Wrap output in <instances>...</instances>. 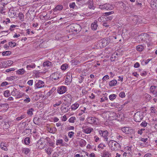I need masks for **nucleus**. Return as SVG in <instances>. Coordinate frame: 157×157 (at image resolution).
Wrapping results in <instances>:
<instances>
[{"label": "nucleus", "instance_id": "obj_54", "mask_svg": "<svg viewBox=\"0 0 157 157\" xmlns=\"http://www.w3.org/2000/svg\"><path fill=\"white\" fill-rule=\"evenodd\" d=\"M69 6L70 8L73 9L75 6V2L70 3Z\"/></svg>", "mask_w": 157, "mask_h": 157}, {"label": "nucleus", "instance_id": "obj_61", "mask_svg": "<svg viewBox=\"0 0 157 157\" xmlns=\"http://www.w3.org/2000/svg\"><path fill=\"white\" fill-rule=\"evenodd\" d=\"M147 123L145 121L143 122L141 125L142 126L144 127H145L147 126Z\"/></svg>", "mask_w": 157, "mask_h": 157}, {"label": "nucleus", "instance_id": "obj_15", "mask_svg": "<svg viewBox=\"0 0 157 157\" xmlns=\"http://www.w3.org/2000/svg\"><path fill=\"white\" fill-rule=\"evenodd\" d=\"M94 48L96 49H99L103 48L100 40L95 43Z\"/></svg>", "mask_w": 157, "mask_h": 157}, {"label": "nucleus", "instance_id": "obj_52", "mask_svg": "<svg viewBox=\"0 0 157 157\" xmlns=\"http://www.w3.org/2000/svg\"><path fill=\"white\" fill-rule=\"evenodd\" d=\"M56 130V128H50L49 131L50 133H54L55 132Z\"/></svg>", "mask_w": 157, "mask_h": 157}, {"label": "nucleus", "instance_id": "obj_44", "mask_svg": "<svg viewBox=\"0 0 157 157\" xmlns=\"http://www.w3.org/2000/svg\"><path fill=\"white\" fill-rule=\"evenodd\" d=\"M18 17L20 20H23L24 19V16L22 13H19L18 15Z\"/></svg>", "mask_w": 157, "mask_h": 157}, {"label": "nucleus", "instance_id": "obj_38", "mask_svg": "<svg viewBox=\"0 0 157 157\" xmlns=\"http://www.w3.org/2000/svg\"><path fill=\"white\" fill-rule=\"evenodd\" d=\"M144 49V46L142 45H139L136 47L137 50L139 52H141L143 51Z\"/></svg>", "mask_w": 157, "mask_h": 157}, {"label": "nucleus", "instance_id": "obj_34", "mask_svg": "<svg viewBox=\"0 0 157 157\" xmlns=\"http://www.w3.org/2000/svg\"><path fill=\"white\" fill-rule=\"evenodd\" d=\"M151 4L157 8V0H152L151 2Z\"/></svg>", "mask_w": 157, "mask_h": 157}, {"label": "nucleus", "instance_id": "obj_39", "mask_svg": "<svg viewBox=\"0 0 157 157\" xmlns=\"http://www.w3.org/2000/svg\"><path fill=\"white\" fill-rule=\"evenodd\" d=\"M10 95V91L9 90H6L4 91V95L6 97H8Z\"/></svg>", "mask_w": 157, "mask_h": 157}, {"label": "nucleus", "instance_id": "obj_48", "mask_svg": "<svg viewBox=\"0 0 157 157\" xmlns=\"http://www.w3.org/2000/svg\"><path fill=\"white\" fill-rule=\"evenodd\" d=\"M76 118L74 117H71L69 120V121L70 122L74 123L75 122V120Z\"/></svg>", "mask_w": 157, "mask_h": 157}, {"label": "nucleus", "instance_id": "obj_27", "mask_svg": "<svg viewBox=\"0 0 157 157\" xmlns=\"http://www.w3.org/2000/svg\"><path fill=\"white\" fill-rule=\"evenodd\" d=\"M111 154L108 151H105L103 153L102 157H110Z\"/></svg>", "mask_w": 157, "mask_h": 157}, {"label": "nucleus", "instance_id": "obj_59", "mask_svg": "<svg viewBox=\"0 0 157 157\" xmlns=\"http://www.w3.org/2000/svg\"><path fill=\"white\" fill-rule=\"evenodd\" d=\"M118 103H112L111 104V107H116L117 106H118Z\"/></svg>", "mask_w": 157, "mask_h": 157}, {"label": "nucleus", "instance_id": "obj_10", "mask_svg": "<svg viewBox=\"0 0 157 157\" xmlns=\"http://www.w3.org/2000/svg\"><path fill=\"white\" fill-rule=\"evenodd\" d=\"M122 131L126 134H130L133 132V130L130 128L124 127L121 128Z\"/></svg>", "mask_w": 157, "mask_h": 157}, {"label": "nucleus", "instance_id": "obj_2", "mask_svg": "<svg viewBox=\"0 0 157 157\" xmlns=\"http://www.w3.org/2000/svg\"><path fill=\"white\" fill-rule=\"evenodd\" d=\"M49 139V138L47 137L45 138H41L37 142V144L39 145L38 147L40 149H44L45 147L46 143Z\"/></svg>", "mask_w": 157, "mask_h": 157}, {"label": "nucleus", "instance_id": "obj_26", "mask_svg": "<svg viewBox=\"0 0 157 157\" xmlns=\"http://www.w3.org/2000/svg\"><path fill=\"white\" fill-rule=\"evenodd\" d=\"M79 146L81 147H83L86 144V141L83 139H82L79 141Z\"/></svg>", "mask_w": 157, "mask_h": 157}, {"label": "nucleus", "instance_id": "obj_18", "mask_svg": "<svg viewBox=\"0 0 157 157\" xmlns=\"http://www.w3.org/2000/svg\"><path fill=\"white\" fill-rule=\"evenodd\" d=\"M150 90L153 94H156L157 93V87L155 86H151Z\"/></svg>", "mask_w": 157, "mask_h": 157}, {"label": "nucleus", "instance_id": "obj_12", "mask_svg": "<svg viewBox=\"0 0 157 157\" xmlns=\"http://www.w3.org/2000/svg\"><path fill=\"white\" fill-rule=\"evenodd\" d=\"M132 19L133 23L136 25L139 24L140 20L137 16L136 15H134L132 16Z\"/></svg>", "mask_w": 157, "mask_h": 157}, {"label": "nucleus", "instance_id": "obj_50", "mask_svg": "<svg viewBox=\"0 0 157 157\" xmlns=\"http://www.w3.org/2000/svg\"><path fill=\"white\" fill-rule=\"evenodd\" d=\"M47 143H48L49 145L52 146H53L54 144V143L51 142V139L49 138V139H48V140L47 141Z\"/></svg>", "mask_w": 157, "mask_h": 157}, {"label": "nucleus", "instance_id": "obj_4", "mask_svg": "<svg viewBox=\"0 0 157 157\" xmlns=\"http://www.w3.org/2000/svg\"><path fill=\"white\" fill-rule=\"evenodd\" d=\"M134 118L136 122H140L143 118L142 113L140 111L137 112L134 115Z\"/></svg>", "mask_w": 157, "mask_h": 157}, {"label": "nucleus", "instance_id": "obj_23", "mask_svg": "<svg viewBox=\"0 0 157 157\" xmlns=\"http://www.w3.org/2000/svg\"><path fill=\"white\" fill-rule=\"evenodd\" d=\"M98 26L97 24V21H94V22L92 23L91 25V27L92 30H95L97 29Z\"/></svg>", "mask_w": 157, "mask_h": 157}, {"label": "nucleus", "instance_id": "obj_42", "mask_svg": "<svg viewBox=\"0 0 157 157\" xmlns=\"http://www.w3.org/2000/svg\"><path fill=\"white\" fill-rule=\"evenodd\" d=\"M25 72V71L23 68L20 69L17 71V73L20 75L23 74Z\"/></svg>", "mask_w": 157, "mask_h": 157}, {"label": "nucleus", "instance_id": "obj_7", "mask_svg": "<svg viewBox=\"0 0 157 157\" xmlns=\"http://www.w3.org/2000/svg\"><path fill=\"white\" fill-rule=\"evenodd\" d=\"M11 94L14 96L16 97L17 98H20L22 96V94L19 91L17 90L16 89L13 90L11 93Z\"/></svg>", "mask_w": 157, "mask_h": 157}, {"label": "nucleus", "instance_id": "obj_20", "mask_svg": "<svg viewBox=\"0 0 157 157\" xmlns=\"http://www.w3.org/2000/svg\"><path fill=\"white\" fill-rule=\"evenodd\" d=\"M64 97L65 98V100L68 102H71L72 100V97L71 94H67Z\"/></svg>", "mask_w": 157, "mask_h": 157}, {"label": "nucleus", "instance_id": "obj_55", "mask_svg": "<svg viewBox=\"0 0 157 157\" xmlns=\"http://www.w3.org/2000/svg\"><path fill=\"white\" fill-rule=\"evenodd\" d=\"M125 95L124 92H121L119 94V96L121 98H123L125 97Z\"/></svg>", "mask_w": 157, "mask_h": 157}, {"label": "nucleus", "instance_id": "obj_51", "mask_svg": "<svg viewBox=\"0 0 157 157\" xmlns=\"http://www.w3.org/2000/svg\"><path fill=\"white\" fill-rule=\"evenodd\" d=\"M25 117V115H21V116L20 117H18L16 118V120L17 121H19L22 119L24 118Z\"/></svg>", "mask_w": 157, "mask_h": 157}, {"label": "nucleus", "instance_id": "obj_47", "mask_svg": "<svg viewBox=\"0 0 157 157\" xmlns=\"http://www.w3.org/2000/svg\"><path fill=\"white\" fill-rule=\"evenodd\" d=\"M31 99L27 95L26 97V98L24 100V101L25 103H29L30 102Z\"/></svg>", "mask_w": 157, "mask_h": 157}, {"label": "nucleus", "instance_id": "obj_28", "mask_svg": "<svg viewBox=\"0 0 157 157\" xmlns=\"http://www.w3.org/2000/svg\"><path fill=\"white\" fill-rule=\"evenodd\" d=\"M148 36L147 38H148L149 42H152L154 40L153 39L155 36V35L152 33L148 34Z\"/></svg>", "mask_w": 157, "mask_h": 157}, {"label": "nucleus", "instance_id": "obj_46", "mask_svg": "<svg viewBox=\"0 0 157 157\" xmlns=\"http://www.w3.org/2000/svg\"><path fill=\"white\" fill-rule=\"evenodd\" d=\"M34 109L33 108H31L28 110L27 111V113L29 115H32L33 114V111Z\"/></svg>", "mask_w": 157, "mask_h": 157}, {"label": "nucleus", "instance_id": "obj_40", "mask_svg": "<svg viewBox=\"0 0 157 157\" xmlns=\"http://www.w3.org/2000/svg\"><path fill=\"white\" fill-rule=\"evenodd\" d=\"M36 65L34 63H32L30 65H28L26 66V68L28 70H30V68H34L35 67Z\"/></svg>", "mask_w": 157, "mask_h": 157}, {"label": "nucleus", "instance_id": "obj_62", "mask_svg": "<svg viewBox=\"0 0 157 157\" xmlns=\"http://www.w3.org/2000/svg\"><path fill=\"white\" fill-rule=\"evenodd\" d=\"M147 74V73L145 71H143L140 73V75L142 76H145Z\"/></svg>", "mask_w": 157, "mask_h": 157}, {"label": "nucleus", "instance_id": "obj_45", "mask_svg": "<svg viewBox=\"0 0 157 157\" xmlns=\"http://www.w3.org/2000/svg\"><path fill=\"white\" fill-rule=\"evenodd\" d=\"M9 45L10 47H13L16 46V43L14 42L10 41L9 43Z\"/></svg>", "mask_w": 157, "mask_h": 157}, {"label": "nucleus", "instance_id": "obj_49", "mask_svg": "<svg viewBox=\"0 0 157 157\" xmlns=\"http://www.w3.org/2000/svg\"><path fill=\"white\" fill-rule=\"evenodd\" d=\"M114 13V12L113 11H111L107 12H106L104 13L105 16H109L110 14H112Z\"/></svg>", "mask_w": 157, "mask_h": 157}, {"label": "nucleus", "instance_id": "obj_1", "mask_svg": "<svg viewBox=\"0 0 157 157\" xmlns=\"http://www.w3.org/2000/svg\"><path fill=\"white\" fill-rule=\"evenodd\" d=\"M109 146L111 149L113 151H117L120 150L121 148V146L116 141L111 140L109 143Z\"/></svg>", "mask_w": 157, "mask_h": 157}, {"label": "nucleus", "instance_id": "obj_41", "mask_svg": "<svg viewBox=\"0 0 157 157\" xmlns=\"http://www.w3.org/2000/svg\"><path fill=\"white\" fill-rule=\"evenodd\" d=\"M68 67V65L67 64H63L61 67V69L63 70H65Z\"/></svg>", "mask_w": 157, "mask_h": 157}, {"label": "nucleus", "instance_id": "obj_53", "mask_svg": "<svg viewBox=\"0 0 157 157\" xmlns=\"http://www.w3.org/2000/svg\"><path fill=\"white\" fill-rule=\"evenodd\" d=\"M1 106L2 107L6 108L7 109H8L9 108V105L7 103H5L4 104H2L1 105Z\"/></svg>", "mask_w": 157, "mask_h": 157}, {"label": "nucleus", "instance_id": "obj_16", "mask_svg": "<svg viewBox=\"0 0 157 157\" xmlns=\"http://www.w3.org/2000/svg\"><path fill=\"white\" fill-rule=\"evenodd\" d=\"M117 114L113 112H110V120H116Z\"/></svg>", "mask_w": 157, "mask_h": 157}, {"label": "nucleus", "instance_id": "obj_32", "mask_svg": "<svg viewBox=\"0 0 157 157\" xmlns=\"http://www.w3.org/2000/svg\"><path fill=\"white\" fill-rule=\"evenodd\" d=\"M117 83V81L115 80H113L110 81L109 82V85L110 86H115Z\"/></svg>", "mask_w": 157, "mask_h": 157}, {"label": "nucleus", "instance_id": "obj_8", "mask_svg": "<svg viewBox=\"0 0 157 157\" xmlns=\"http://www.w3.org/2000/svg\"><path fill=\"white\" fill-rule=\"evenodd\" d=\"M67 90V88L64 86H61L58 87L57 90V92L59 94L65 93Z\"/></svg>", "mask_w": 157, "mask_h": 157}, {"label": "nucleus", "instance_id": "obj_3", "mask_svg": "<svg viewBox=\"0 0 157 157\" xmlns=\"http://www.w3.org/2000/svg\"><path fill=\"white\" fill-rule=\"evenodd\" d=\"M114 8V6L113 5L108 3H106L103 5H100L98 7L99 9L101 10L105 9L107 10H111Z\"/></svg>", "mask_w": 157, "mask_h": 157}, {"label": "nucleus", "instance_id": "obj_11", "mask_svg": "<svg viewBox=\"0 0 157 157\" xmlns=\"http://www.w3.org/2000/svg\"><path fill=\"white\" fill-rule=\"evenodd\" d=\"M147 34L146 33H144L141 34V35L139 36L138 39L139 41L141 42H144L145 39L147 38Z\"/></svg>", "mask_w": 157, "mask_h": 157}, {"label": "nucleus", "instance_id": "obj_19", "mask_svg": "<svg viewBox=\"0 0 157 157\" xmlns=\"http://www.w3.org/2000/svg\"><path fill=\"white\" fill-rule=\"evenodd\" d=\"M88 7L90 9H94V2L93 0H89L88 2Z\"/></svg>", "mask_w": 157, "mask_h": 157}, {"label": "nucleus", "instance_id": "obj_21", "mask_svg": "<svg viewBox=\"0 0 157 157\" xmlns=\"http://www.w3.org/2000/svg\"><path fill=\"white\" fill-rule=\"evenodd\" d=\"M63 8V6L62 5H58L56 6L53 10L54 12H56L58 11H60L62 10Z\"/></svg>", "mask_w": 157, "mask_h": 157}, {"label": "nucleus", "instance_id": "obj_14", "mask_svg": "<svg viewBox=\"0 0 157 157\" xmlns=\"http://www.w3.org/2000/svg\"><path fill=\"white\" fill-rule=\"evenodd\" d=\"M44 82L41 81H39L36 84V86L38 88H41L44 87Z\"/></svg>", "mask_w": 157, "mask_h": 157}, {"label": "nucleus", "instance_id": "obj_22", "mask_svg": "<svg viewBox=\"0 0 157 157\" xmlns=\"http://www.w3.org/2000/svg\"><path fill=\"white\" fill-rule=\"evenodd\" d=\"M117 117L116 119L118 121H122L124 118V114L122 113H121L120 114H117Z\"/></svg>", "mask_w": 157, "mask_h": 157}, {"label": "nucleus", "instance_id": "obj_25", "mask_svg": "<svg viewBox=\"0 0 157 157\" xmlns=\"http://www.w3.org/2000/svg\"><path fill=\"white\" fill-rule=\"evenodd\" d=\"M103 116L107 119L110 120V112H106L103 113Z\"/></svg>", "mask_w": 157, "mask_h": 157}, {"label": "nucleus", "instance_id": "obj_63", "mask_svg": "<svg viewBox=\"0 0 157 157\" xmlns=\"http://www.w3.org/2000/svg\"><path fill=\"white\" fill-rule=\"evenodd\" d=\"M140 66V64L138 62H136L135 63L134 65V67L135 68H138V67L139 66Z\"/></svg>", "mask_w": 157, "mask_h": 157}, {"label": "nucleus", "instance_id": "obj_35", "mask_svg": "<svg viewBox=\"0 0 157 157\" xmlns=\"http://www.w3.org/2000/svg\"><path fill=\"white\" fill-rule=\"evenodd\" d=\"M56 145H58L59 144H60L62 146H63V140L62 139H59L57 140L56 141Z\"/></svg>", "mask_w": 157, "mask_h": 157}, {"label": "nucleus", "instance_id": "obj_24", "mask_svg": "<svg viewBox=\"0 0 157 157\" xmlns=\"http://www.w3.org/2000/svg\"><path fill=\"white\" fill-rule=\"evenodd\" d=\"M0 147L2 150L5 151H6L8 150L7 148L6 147V144L4 142H2L1 143Z\"/></svg>", "mask_w": 157, "mask_h": 157}, {"label": "nucleus", "instance_id": "obj_31", "mask_svg": "<svg viewBox=\"0 0 157 157\" xmlns=\"http://www.w3.org/2000/svg\"><path fill=\"white\" fill-rule=\"evenodd\" d=\"M45 151L46 153L48 155H50L51 154V153L53 151V149L51 148H48L45 149Z\"/></svg>", "mask_w": 157, "mask_h": 157}, {"label": "nucleus", "instance_id": "obj_56", "mask_svg": "<svg viewBox=\"0 0 157 157\" xmlns=\"http://www.w3.org/2000/svg\"><path fill=\"white\" fill-rule=\"evenodd\" d=\"M74 132H70L68 133V136L70 138H71L74 136Z\"/></svg>", "mask_w": 157, "mask_h": 157}, {"label": "nucleus", "instance_id": "obj_29", "mask_svg": "<svg viewBox=\"0 0 157 157\" xmlns=\"http://www.w3.org/2000/svg\"><path fill=\"white\" fill-rule=\"evenodd\" d=\"M52 65V63L49 61L44 62L43 63V66L44 67H48L51 66Z\"/></svg>", "mask_w": 157, "mask_h": 157}, {"label": "nucleus", "instance_id": "obj_9", "mask_svg": "<svg viewBox=\"0 0 157 157\" xmlns=\"http://www.w3.org/2000/svg\"><path fill=\"white\" fill-rule=\"evenodd\" d=\"M82 129L83 132L86 134H90L93 131L92 128L88 126L82 127Z\"/></svg>", "mask_w": 157, "mask_h": 157}, {"label": "nucleus", "instance_id": "obj_30", "mask_svg": "<svg viewBox=\"0 0 157 157\" xmlns=\"http://www.w3.org/2000/svg\"><path fill=\"white\" fill-rule=\"evenodd\" d=\"M22 152L25 155H27L30 152V150L27 148H23L22 149Z\"/></svg>", "mask_w": 157, "mask_h": 157}, {"label": "nucleus", "instance_id": "obj_36", "mask_svg": "<svg viewBox=\"0 0 157 157\" xmlns=\"http://www.w3.org/2000/svg\"><path fill=\"white\" fill-rule=\"evenodd\" d=\"M11 53V52L10 51H7L3 52L2 55L3 56H8L10 55Z\"/></svg>", "mask_w": 157, "mask_h": 157}, {"label": "nucleus", "instance_id": "obj_33", "mask_svg": "<svg viewBox=\"0 0 157 157\" xmlns=\"http://www.w3.org/2000/svg\"><path fill=\"white\" fill-rule=\"evenodd\" d=\"M24 143L26 145H29L30 143V138L29 137L25 138L24 140Z\"/></svg>", "mask_w": 157, "mask_h": 157}, {"label": "nucleus", "instance_id": "obj_37", "mask_svg": "<svg viewBox=\"0 0 157 157\" xmlns=\"http://www.w3.org/2000/svg\"><path fill=\"white\" fill-rule=\"evenodd\" d=\"M79 105L78 103H75L73 104L71 106L72 110H75L79 106Z\"/></svg>", "mask_w": 157, "mask_h": 157}, {"label": "nucleus", "instance_id": "obj_6", "mask_svg": "<svg viewBox=\"0 0 157 157\" xmlns=\"http://www.w3.org/2000/svg\"><path fill=\"white\" fill-rule=\"evenodd\" d=\"M99 133L104 138L105 140L107 141L108 138L107 137L109 135V132L107 130H100Z\"/></svg>", "mask_w": 157, "mask_h": 157}, {"label": "nucleus", "instance_id": "obj_5", "mask_svg": "<svg viewBox=\"0 0 157 157\" xmlns=\"http://www.w3.org/2000/svg\"><path fill=\"white\" fill-rule=\"evenodd\" d=\"M88 123L92 124L97 125L98 119L93 117H90L87 118Z\"/></svg>", "mask_w": 157, "mask_h": 157}, {"label": "nucleus", "instance_id": "obj_17", "mask_svg": "<svg viewBox=\"0 0 157 157\" xmlns=\"http://www.w3.org/2000/svg\"><path fill=\"white\" fill-rule=\"evenodd\" d=\"M100 41L101 42V45L103 47L106 46L109 44V42L108 41V40L105 39H103L100 40Z\"/></svg>", "mask_w": 157, "mask_h": 157}, {"label": "nucleus", "instance_id": "obj_60", "mask_svg": "<svg viewBox=\"0 0 157 157\" xmlns=\"http://www.w3.org/2000/svg\"><path fill=\"white\" fill-rule=\"evenodd\" d=\"M62 103V102L61 101H59L58 102L56 103L55 104H54L53 106L54 107H56L57 106H59Z\"/></svg>", "mask_w": 157, "mask_h": 157}, {"label": "nucleus", "instance_id": "obj_57", "mask_svg": "<svg viewBox=\"0 0 157 157\" xmlns=\"http://www.w3.org/2000/svg\"><path fill=\"white\" fill-rule=\"evenodd\" d=\"M109 79V77L108 75H106L104 76L102 78L103 81L105 80L106 79Z\"/></svg>", "mask_w": 157, "mask_h": 157}, {"label": "nucleus", "instance_id": "obj_64", "mask_svg": "<svg viewBox=\"0 0 157 157\" xmlns=\"http://www.w3.org/2000/svg\"><path fill=\"white\" fill-rule=\"evenodd\" d=\"M33 80H29L28 82L27 83L29 85L32 86L33 84Z\"/></svg>", "mask_w": 157, "mask_h": 157}, {"label": "nucleus", "instance_id": "obj_13", "mask_svg": "<svg viewBox=\"0 0 157 157\" xmlns=\"http://www.w3.org/2000/svg\"><path fill=\"white\" fill-rule=\"evenodd\" d=\"M51 76L54 80H56L60 78L61 75L59 73L57 72H55L52 74Z\"/></svg>", "mask_w": 157, "mask_h": 157}, {"label": "nucleus", "instance_id": "obj_43", "mask_svg": "<svg viewBox=\"0 0 157 157\" xmlns=\"http://www.w3.org/2000/svg\"><path fill=\"white\" fill-rule=\"evenodd\" d=\"M117 95L115 94H111L109 96V98L111 100H113L115 99Z\"/></svg>", "mask_w": 157, "mask_h": 157}, {"label": "nucleus", "instance_id": "obj_58", "mask_svg": "<svg viewBox=\"0 0 157 157\" xmlns=\"http://www.w3.org/2000/svg\"><path fill=\"white\" fill-rule=\"evenodd\" d=\"M8 84V83L7 82H3L1 84V86L3 87L5 86H6Z\"/></svg>", "mask_w": 157, "mask_h": 157}]
</instances>
